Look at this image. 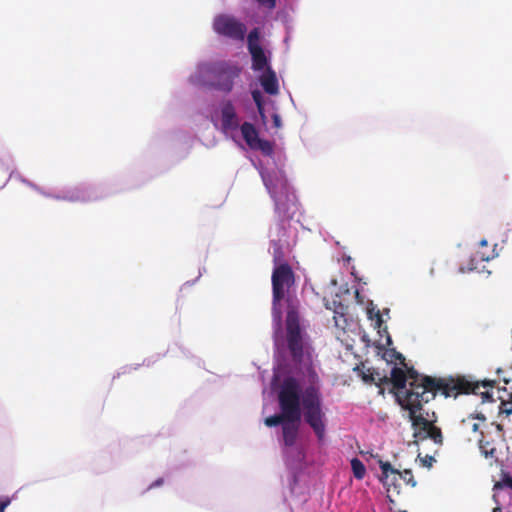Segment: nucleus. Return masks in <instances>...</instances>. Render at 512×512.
I'll return each instance as SVG.
<instances>
[{
    "instance_id": "nucleus-1",
    "label": "nucleus",
    "mask_w": 512,
    "mask_h": 512,
    "mask_svg": "<svg viewBox=\"0 0 512 512\" xmlns=\"http://www.w3.org/2000/svg\"><path fill=\"white\" fill-rule=\"evenodd\" d=\"M278 404L280 413L266 417L264 423L267 427H275L290 422L295 411L302 405L304 421L315 433L319 441H323L326 434L327 417L323 410L322 395L318 388L309 386L301 391L298 380L286 377L278 391Z\"/></svg>"
},
{
    "instance_id": "nucleus-2",
    "label": "nucleus",
    "mask_w": 512,
    "mask_h": 512,
    "mask_svg": "<svg viewBox=\"0 0 512 512\" xmlns=\"http://www.w3.org/2000/svg\"><path fill=\"white\" fill-rule=\"evenodd\" d=\"M407 379H409V388L404 397H397L401 407L405 410L412 408L413 404L423 405L433 400L440 393L446 398H456L461 394H478L479 388L493 386L495 381L485 380L475 381L470 376L456 375L447 377H432L420 375L413 368L408 369Z\"/></svg>"
},
{
    "instance_id": "nucleus-3",
    "label": "nucleus",
    "mask_w": 512,
    "mask_h": 512,
    "mask_svg": "<svg viewBox=\"0 0 512 512\" xmlns=\"http://www.w3.org/2000/svg\"><path fill=\"white\" fill-rule=\"evenodd\" d=\"M286 341L291 358L296 365H306L311 361L310 345L305 340L298 311L293 305H289L287 310Z\"/></svg>"
},
{
    "instance_id": "nucleus-4",
    "label": "nucleus",
    "mask_w": 512,
    "mask_h": 512,
    "mask_svg": "<svg viewBox=\"0 0 512 512\" xmlns=\"http://www.w3.org/2000/svg\"><path fill=\"white\" fill-rule=\"evenodd\" d=\"M263 182L274 200L275 213L280 220L291 218L290 210L295 205V195L287 179L277 174L263 175Z\"/></svg>"
},
{
    "instance_id": "nucleus-5",
    "label": "nucleus",
    "mask_w": 512,
    "mask_h": 512,
    "mask_svg": "<svg viewBox=\"0 0 512 512\" xmlns=\"http://www.w3.org/2000/svg\"><path fill=\"white\" fill-rule=\"evenodd\" d=\"M272 310L273 314L281 317L280 302L289 294L295 286L296 276L292 267L287 262L275 264L272 276Z\"/></svg>"
},
{
    "instance_id": "nucleus-6",
    "label": "nucleus",
    "mask_w": 512,
    "mask_h": 512,
    "mask_svg": "<svg viewBox=\"0 0 512 512\" xmlns=\"http://www.w3.org/2000/svg\"><path fill=\"white\" fill-rule=\"evenodd\" d=\"M214 31L222 36L236 41H243L247 31L244 23L233 16L221 14L213 22Z\"/></svg>"
},
{
    "instance_id": "nucleus-7",
    "label": "nucleus",
    "mask_w": 512,
    "mask_h": 512,
    "mask_svg": "<svg viewBox=\"0 0 512 512\" xmlns=\"http://www.w3.org/2000/svg\"><path fill=\"white\" fill-rule=\"evenodd\" d=\"M422 406L419 403L413 404L412 408H409V418L412 422V426L414 428H420L421 430L425 431L427 435L426 437H429L437 444H442L443 437L441 429L435 426L431 421H429L427 418H425L422 414H418L419 411L422 410Z\"/></svg>"
},
{
    "instance_id": "nucleus-8",
    "label": "nucleus",
    "mask_w": 512,
    "mask_h": 512,
    "mask_svg": "<svg viewBox=\"0 0 512 512\" xmlns=\"http://www.w3.org/2000/svg\"><path fill=\"white\" fill-rule=\"evenodd\" d=\"M241 134L246 144L252 150H259L264 155L270 156L273 153V145L270 141L261 139L255 126L250 122H244L240 126Z\"/></svg>"
},
{
    "instance_id": "nucleus-9",
    "label": "nucleus",
    "mask_w": 512,
    "mask_h": 512,
    "mask_svg": "<svg viewBox=\"0 0 512 512\" xmlns=\"http://www.w3.org/2000/svg\"><path fill=\"white\" fill-rule=\"evenodd\" d=\"M215 73L217 79L214 84L215 88L222 92L229 93L234 87L235 79L240 75V68L222 63L215 68Z\"/></svg>"
},
{
    "instance_id": "nucleus-10",
    "label": "nucleus",
    "mask_w": 512,
    "mask_h": 512,
    "mask_svg": "<svg viewBox=\"0 0 512 512\" xmlns=\"http://www.w3.org/2000/svg\"><path fill=\"white\" fill-rule=\"evenodd\" d=\"M248 51L252 57V68L255 71L267 69V57L263 48L260 45V33L257 28L250 31L247 37Z\"/></svg>"
},
{
    "instance_id": "nucleus-11",
    "label": "nucleus",
    "mask_w": 512,
    "mask_h": 512,
    "mask_svg": "<svg viewBox=\"0 0 512 512\" xmlns=\"http://www.w3.org/2000/svg\"><path fill=\"white\" fill-rule=\"evenodd\" d=\"M379 464L382 472L380 479L383 482L384 486L387 487V495L389 500L393 502V500L391 499V495H398L400 493L399 489L402 474L401 472L393 468L389 462L380 461Z\"/></svg>"
},
{
    "instance_id": "nucleus-12",
    "label": "nucleus",
    "mask_w": 512,
    "mask_h": 512,
    "mask_svg": "<svg viewBox=\"0 0 512 512\" xmlns=\"http://www.w3.org/2000/svg\"><path fill=\"white\" fill-rule=\"evenodd\" d=\"M301 408L302 405L295 411L294 418L290 422L284 423L282 427L283 443L286 447L294 446L297 441L301 422Z\"/></svg>"
},
{
    "instance_id": "nucleus-13",
    "label": "nucleus",
    "mask_w": 512,
    "mask_h": 512,
    "mask_svg": "<svg viewBox=\"0 0 512 512\" xmlns=\"http://www.w3.org/2000/svg\"><path fill=\"white\" fill-rule=\"evenodd\" d=\"M221 125L225 131H234L239 128V118L230 100L221 105Z\"/></svg>"
},
{
    "instance_id": "nucleus-14",
    "label": "nucleus",
    "mask_w": 512,
    "mask_h": 512,
    "mask_svg": "<svg viewBox=\"0 0 512 512\" xmlns=\"http://www.w3.org/2000/svg\"><path fill=\"white\" fill-rule=\"evenodd\" d=\"M260 83L264 91L270 95H275L279 91L276 74L270 67H267L266 71L260 77Z\"/></svg>"
},
{
    "instance_id": "nucleus-15",
    "label": "nucleus",
    "mask_w": 512,
    "mask_h": 512,
    "mask_svg": "<svg viewBox=\"0 0 512 512\" xmlns=\"http://www.w3.org/2000/svg\"><path fill=\"white\" fill-rule=\"evenodd\" d=\"M381 382H391L393 387L397 390L404 389L407 383V375L403 369L399 367H393L391 370V377L388 379L386 376L383 378H379Z\"/></svg>"
},
{
    "instance_id": "nucleus-16",
    "label": "nucleus",
    "mask_w": 512,
    "mask_h": 512,
    "mask_svg": "<svg viewBox=\"0 0 512 512\" xmlns=\"http://www.w3.org/2000/svg\"><path fill=\"white\" fill-rule=\"evenodd\" d=\"M475 419L484 422L486 417L483 414H477L476 416L471 414L463 419L460 424V429L463 434H469V432L477 433L479 431V424L475 422Z\"/></svg>"
},
{
    "instance_id": "nucleus-17",
    "label": "nucleus",
    "mask_w": 512,
    "mask_h": 512,
    "mask_svg": "<svg viewBox=\"0 0 512 512\" xmlns=\"http://www.w3.org/2000/svg\"><path fill=\"white\" fill-rule=\"evenodd\" d=\"M333 305H334V320H335V325L337 327H341L344 329V325L346 324V314H347V310H348V307L344 304H342L341 302H337V301H333Z\"/></svg>"
},
{
    "instance_id": "nucleus-18",
    "label": "nucleus",
    "mask_w": 512,
    "mask_h": 512,
    "mask_svg": "<svg viewBox=\"0 0 512 512\" xmlns=\"http://www.w3.org/2000/svg\"><path fill=\"white\" fill-rule=\"evenodd\" d=\"M351 468L356 479L362 480L364 478L366 468L361 460H359L358 458H353L351 460Z\"/></svg>"
},
{
    "instance_id": "nucleus-19",
    "label": "nucleus",
    "mask_w": 512,
    "mask_h": 512,
    "mask_svg": "<svg viewBox=\"0 0 512 512\" xmlns=\"http://www.w3.org/2000/svg\"><path fill=\"white\" fill-rule=\"evenodd\" d=\"M479 448L485 457H494L496 448L489 441H484L481 438L479 440Z\"/></svg>"
},
{
    "instance_id": "nucleus-20",
    "label": "nucleus",
    "mask_w": 512,
    "mask_h": 512,
    "mask_svg": "<svg viewBox=\"0 0 512 512\" xmlns=\"http://www.w3.org/2000/svg\"><path fill=\"white\" fill-rule=\"evenodd\" d=\"M494 488L495 489L508 488V489L512 490V477L507 473H503L501 480L498 481L494 485Z\"/></svg>"
},
{
    "instance_id": "nucleus-21",
    "label": "nucleus",
    "mask_w": 512,
    "mask_h": 512,
    "mask_svg": "<svg viewBox=\"0 0 512 512\" xmlns=\"http://www.w3.org/2000/svg\"><path fill=\"white\" fill-rule=\"evenodd\" d=\"M367 314L369 319H375L376 326L378 328H381V325L383 323L382 316L379 310H375L374 307L367 309Z\"/></svg>"
},
{
    "instance_id": "nucleus-22",
    "label": "nucleus",
    "mask_w": 512,
    "mask_h": 512,
    "mask_svg": "<svg viewBox=\"0 0 512 512\" xmlns=\"http://www.w3.org/2000/svg\"><path fill=\"white\" fill-rule=\"evenodd\" d=\"M401 474H402L401 480L405 481L407 484H410L412 487L416 486V481L413 477L411 470H404V472Z\"/></svg>"
},
{
    "instance_id": "nucleus-23",
    "label": "nucleus",
    "mask_w": 512,
    "mask_h": 512,
    "mask_svg": "<svg viewBox=\"0 0 512 512\" xmlns=\"http://www.w3.org/2000/svg\"><path fill=\"white\" fill-rule=\"evenodd\" d=\"M251 94L257 108H260V106L263 104V97L261 92L259 90H253Z\"/></svg>"
},
{
    "instance_id": "nucleus-24",
    "label": "nucleus",
    "mask_w": 512,
    "mask_h": 512,
    "mask_svg": "<svg viewBox=\"0 0 512 512\" xmlns=\"http://www.w3.org/2000/svg\"><path fill=\"white\" fill-rule=\"evenodd\" d=\"M362 379L366 383H376V379L374 377V371L368 369L367 372L363 373Z\"/></svg>"
},
{
    "instance_id": "nucleus-25",
    "label": "nucleus",
    "mask_w": 512,
    "mask_h": 512,
    "mask_svg": "<svg viewBox=\"0 0 512 512\" xmlns=\"http://www.w3.org/2000/svg\"><path fill=\"white\" fill-rule=\"evenodd\" d=\"M259 5L268 8L270 10L274 9L276 6V0H256Z\"/></svg>"
},
{
    "instance_id": "nucleus-26",
    "label": "nucleus",
    "mask_w": 512,
    "mask_h": 512,
    "mask_svg": "<svg viewBox=\"0 0 512 512\" xmlns=\"http://www.w3.org/2000/svg\"><path fill=\"white\" fill-rule=\"evenodd\" d=\"M10 503L11 499L9 497H0V512H5Z\"/></svg>"
},
{
    "instance_id": "nucleus-27",
    "label": "nucleus",
    "mask_w": 512,
    "mask_h": 512,
    "mask_svg": "<svg viewBox=\"0 0 512 512\" xmlns=\"http://www.w3.org/2000/svg\"><path fill=\"white\" fill-rule=\"evenodd\" d=\"M508 405H509V404H508V403H506V402L504 401V399H502V400H501L500 411H501L502 413H505V414H507V415H510V414H512V405H511L510 407H508Z\"/></svg>"
},
{
    "instance_id": "nucleus-28",
    "label": "nucleus",
    "mask_w": 512,
    "mask_h": 512,
    "mask_svg": "<svg viewBox=\"0 0 512 512\" xmlns=\"http://www.w3.org/2000/svg\"><path fill=\"white\" fill-rule=\"evenodd\" d=\"M272 120H273V125L275 128L281 127V117L278 114H276V113L273 114Z\"/></svg>"
},
{
    "instance_id": "nucleus-29",
    "label": "nucleus",
    "mask_w": 512,
    "mask_h": 512,
    "mask_svg": "<svg viewBox=\"0 0 512 512\" xmlns=\"http://www.w3.org/2000/svg\"><path fill=\"white\" fill-rule=\"evenodd\" d=\"M421 461L424 466L430 467L434 461V458L431 456H426L424 459H421Z\"/></svg>"
},
{
    "instance_id": "nucleus-30",
    "label": "nucleus",
    "mask_w": 512,
    "mask_h": 512,
    "mask_svg": "<svg viewBox=\"0 0 512 512\" xmlns=\"http://www.w3.org/2000/svg\"><path fill=\"white\" fill-rule=\"evenodd\" d=\"M259 115L261 116L262 120L265 121V113H264V104L260 106V108H257Z\"/></svg>"
},
{
    "instance_id": "nucleus-31",
    "label": "nucleus",
    "mask_w": 512,
    "mask_h": 512,
    "mask_svg": "<svg viewBox=\"0 0 512 512\" xmlns=\"http://www.w3.org/2000/svg\"><path fill=\"white\" fill-rule=\"evenodd\" d=\"M162 484H163V479L160 478V479H157L154 483H152L149 488L160 486Z\"/></svg>"
},
{
    "instance_id": "nucleus-32",
    "label": "nucleus",
    "mask_w": 512,
    "mask_h": 512,
    "mask_svg": "<svg viewBox=\"0 0 512 512\" xmlns=\"http://www.w3.org/2000/svg\"><path fill=\"white\" fill-rule=\"evenodd\" d=\"M504 401L510 405H512V392L508 394V398Z\"/></svg>"
},
{
    "instance_id": "nucleus-33",
    "label": "nucleus",
    "mask_w": 512,
    "mask_h": 512,
    "mask_svg": "<svg viewBox=\"0 0 512 512\" xmlns=\"http://www.w3.org/2000/svg\"><path fill=\"white\" fill-rule=\"evenodd\" d=\"M481 395L483 398H487V399L491 398V395L489 394V392H483V393H481Z\"/></svg>"
},
{
    "instance_id": "nucleus-34",
    "label": "nucleus",
    "mask_w": 512,
    "mask_h": 512,
    "mask_svg": "<svg viewBox=\"0 0 512 512\" xmlns=\"http://www.w3.org/2000/svg\"><path fill=\"white\" fill-rule=\"evenodd\" d=\"M496 428L499 432H501L503 430V427L501 424H496Z\"/></svg>"
},
{
    "instance_id": "nucleus-35",
    "label": "nucleus",
    "mask_w": 512,
    "mask_h": 512,
    "mask_svg": "<svg viewBox=\"0 0 512 512\" xmlns=\"http://www.w3.org/2000/svg\"><path fill=\"white\" fill-rule=\"evenodd\" d=\"M493 512H502L501 507L497 506L493 509Z\"/></svg>"
},
{
    "instance_id": "nucleus-36",
    "label": "nucleus",
    "mask_w": 512,
    "mask_h": 512,
    "mask_svg": "<svg viewBox=\"0 0 512 512\" xmlns=\"http://www.w3.org/2000/svg\"><path fill=\"white\" fill-rule=\"evenodd\" d=\"M355 296H356V298H357V299H359V298H360V293H359V291H358V290H356V291H355ZM358 301H359V302H361L360 300H358Z\"/></svg>"
},
{
    "instance_id": "nucleus-37",
    "label": "nucleus",
    "mask_w": 512,
    "mask_h": 512,
    "mask_svg": "<svg viewBox=\"0 0 512 512\" xmlns=\"http://www.w3.org/2000/svg\"><path fill=\"white\" fill-rule=\"evenodd\" d=\"M480 244H481L482 246H485V245H487V241H486V240H482V241L480 242Z\"/></svg>"
},
{
    "instance_id": "nucleus-38",
    "label": "nucleus",
    "mask_w": 512,
    "mask_h": 512,
    "mask_svg": "<svg viewBox=\"0 0 512 512\" xmlns=\"http://www.w3.org/2000/svg\"><path fill=\"white\" fill-rule=\"evenodd\" d=\"M399 512H407V511H399Z\"/></svg>"
}]
</instances>
